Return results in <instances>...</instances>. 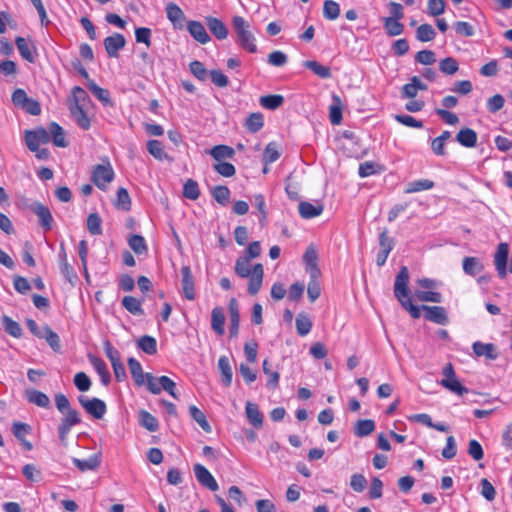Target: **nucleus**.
I'll use <instances>...</instances> for the list:
<instances>
[{
	"label": "nucleus",
	"instance_id": "obj_1",
	"mask_svg": "<svg viewBox=\"0 0 512 512\" xmlns=\"http://www.w3.org/2000/svg\"><path fill=\"white\" fill-rule=\"evenodd\" d=\"M409 270L402 266L398 272L394 283V295L401 306L409 312L413 319L421 317V311H424L426 320L438 325H447L449 322L447 311L442 306H415L409 297Z\"/></svg>",
	"mask_w": 512,
	"mask_h": 512
},
{
	"label": "nucleus",
	"instance_id": "obj_2",
	"mask_svg": "<svg viewBox=\"0 0 512 512\" xmlns=\"http://www.w3.org/2000/svg\"><path fill=\"white\" fill-rule=\"evenodd\" d=\"M57 410L62 414L58 425V436L63 445H67L68 435L72 427L81 422L79 412L71 407L70 401L66 395L58 393L54 397Z\"/></svg>",
	"mask_w": 512,
	"mask_h": 512
},
{
	"label": "nucleus",
	"instance_id": "obj_3",
	"mask_svg": "<svg viewBox=\"0 0 512 512\" xmlns=\"http://www.w3.org/2000/svg\"><path fill=\"white\" fill-rule=\"evenodd\" d=\"M250 261L251 259L245 256L238 257L235 261L234 270L240 278H249L247 290L250 295L254 296L262 287L264 269L260 263L255 264L251 269Z\"/></svg>",
	"mask_w": 512,
	"mask_h": 512
},
{
	"label": "nucleus",
	"instance_id": "obj_4",
	"mask_svg": "<svg viewBox=\"0 0 512 512\" xmlns=\"http://www.w3.org/2000/svg\"><path fill=\"white\" fill-rule=\"evenodd\" d=\"M232 26L237 36L238 44L246 51L255 53L257 46L249 23L242 16H234L232 18Z\"/></svg>",
	"mask_w": 512,
	"mask_h": 512
},
{
	"label": "nucleus",
	"instance_id": "obj_5",
	"mask_svg": "<svg viewBox=\"0 0 512 512\" xmlns=\"http://www.w3.org/2000/svg\"><path fill=\"white\" fill-rule=\"evenodd\" d=\"M442 374L444 377L440 381V385L445 389L459 396H462L470 392L468 388H466L459 382L451 363H447L443 367Z\"/></svg>",
	"mask_w": 512,
	"mask_h": 512
},
{
	"label": "nucleus",
	"instance_id": "obj_6",
	"mask_svg": "<svg viewBox=\"0 0 512 512\" xmlns=\"http://www.w3.org/2000/svg\"><path fill=\"white\" fill-rule=\"evenodd\" d=\"M113 179L114 171L109 162L94 166L92 170V181L99 189L105 190Z\"/></svg>",
	"mask_w": 512,
	"mask_h": 512
},
{
	"label": "nucleus",
	"instance_id": "obj_7",
	"mask_svg": "<svg viewBox=\"0 0 512 512\" xmlns=\"http://www.w3.org/2000/svg\"><path fill=\"white\" fill-rule=\"evenodd\" d=\"M78 401L85 411L96 419H102L107 411L105 402L99 398L88 399L85 396H79Z\"/></svg>",
	"mask_w": 512,
	"mask_h": 512
},
{
	"label": "nucleus",
	"instance_id": "obj_8",
	"mask_svg": "<svg viewBox=\"0 0 512 512\" xmlns=\"http://www.w3.org/2000/svg\"><path fill=\"white\" fill-rule=\"evenodd\" d=\"M49 141V132L43 127L25 131V143L29 150H37L41 144H46Z\"/></svg>",
	"mask_w": 512,
	"mask_h": 512
},
{
	"label": "nucleus",
	"instance_id": "obj_9",
	"mask_svg": "<svg viewBox=\"0 0 512 512\" xmlns=\"http://www.w3.org/2000/svg\"><path fill=\"white\" fill-rule=\"evenodd\" d=\"M29 208L38 217L39 225L44 231L52 229L53 217L48 207L40 202H33Z\"/></svg>",
	"mask_w": 512,
	"mask_h": 512
},
{
	"label": "nucleus",
	"instance_id": "obj_10",
	"mask_svg": "<svg viewBox=\"0 0 512 512\" xmlns=\"http://www.w3.org/2000/svg\"><path fill=\"white\" fill-rule=\"evenodd\" d=\"M193 471L197 481L203 487L213 492L219 489L217 481L205 466L201 464H195L193 467Z\"/></svg>",
	"mask_w": 512,
	"mask_h": 512
},
{
	"label": "nucleus",
	"instance_id": "obj_11",
	"mask_svg": "<svg viewBox=\"0 0 512 512\" xmlns=\"http://www.w3.org/2000/svg\"><path fill=\"white\" fill-rule=\"evenodd\" d=\"M104 47L107 55L111 58H117L119 51L126 45L125 37L120 33H114L104 39Z\"/></svg>",
	"mask_w": 512,
	"mask_h": 512
},
{
	"label": "nucleus",
	"instance_id": "obj_12",
	"mask_svg": "<svg viewBox=\"0 0 512 512\" xmlns=\"http://www.w3.org/2000/svg\"><path fill=\"white\" fill-rule=\"evenodd\" d=\"M509 254V246L507 243H500L494 255V264L500 278L507 275V259Z\"/></svg>",
	"mask_w": 512,
	"mask_h": 512
},
{
	"label": "nucleus",
	"instance_id": "obj_13",
	"mask_svg": "<svg viewBox=\"0 0 512 512\" xmlns=\"http://www.w3.org/2000/svg\"><path fill=\"white\" fill-rule=\"evenodd\" d=\"M166 14L168 20L172 23L175 29H182L186 16L182 9L175 3H169L166 6Z\"/></svg>",
	"mask_w": 512,
	"mask_h": 512
},
{
	"label": "nucleus",
	"instance_id": "obj_14",
	"mask_svg": "<svg viewBox=\"0 0 512 512\" xmlns=\"http://www.w3.org/2000/svg\"><path fill=\"white\" fill-rule=\"evenodd\" d=\"M187 30L190 35L201 44H206L210 41L209 34L207 33L204 25L199 21H189L187 23Z\"/></svg>",
	"mask_w": 512,
	"mask_h": 512
},
{
	"label": "nucleus",
	"instance_id": "obj_15",
	"mask_svg": "<svg viewBox=\"0 0 512 512\" xmlns=\"http://www.w3.org/2000/svg\"><path fill=\"white\" fill-rule=\"evenodd\" d=\"M181 274H182V289L184 296L188 300H194L195 299V290H194V279L191 273V269L189 266H183L181 268Z\"/></svg>",
	"mask_w": 512,
	"mask_h": 512
},
{
	"label": "nucleus",
	"instance_id": "obj_16",
	"mask_svg": "<svg viewBox=\"0 0 512 512\" xmlns=\"http://www.w3.org/2000/svg\"><path fill=\"white\" fill-rule=\"evenodd\" d=\"M15 44L23 59L30 63L35 62L36 48L32 43H30L27 39L18 36L15 39Z\"/></svg>",
	"mask_w": 512,
	"mask_h": 512
},
{
	"label": "nucleus",
	"instance_id": "obj_17",
	"mask_svg": "<svg viewBox=\"0 0 512 512\" xmlns=\"http://www.w3.org/2000/svg\"><path fill=\"white\" fill-rule=\"evenodd\" d=\"M206 25L210 32L219 40H224L228 36L226 25L216 17H206Z\"/></svg>",
	"mask_w": 512,
	"mask_h": 512
},
{
	"label": "nucleus",
	"instance_id": "obj_18",
	"mask_svg": "<svg viewBox=\"0 0 512 512\" xmlns=\"http://www.w3.org/2000/svg\"><path fill=\"white\" fill-rule=\"evenodd\" d=\"M69 110L71 117L80 128L83 130H88L90 128V119L84 111L82 105L72 104L69 107Z\"/></svg>",
	"mask_w": 512,
	"mask_h": 512
},
{
	"label": "nucleus",
	"instance_id": "obj_19",
	"mask_svg": "<svg viewBox=\"0 0 512 512\" xmlns=\"http://www.w3.org/2000/svg\"><path fill=\"white\" fill-rule=\"evenodd\" d=\"M49 136L52 143L57 147L65 148L69 145L66 140L64 129L56 122L50 123Z\"/></svg>",
	"mask_w": 512,
	"mask_h": 512
},
{
	"label": "nucleus",
	"instance_id": "obj_20",
	"mask_svg": "<svg viewBox=\"0 0 512 512\" xmlns=\"http://www.w3.org/2000/svg\"><path fill=\"white\" fill-rule=\"evenodd\" d=\"M477 138V133L473 129L467 127L460 129L456 134V141L466 148L475 147L477 144Z\"/></svg>",
	"mask_w": 512,
	"mask_h": 512
},
{
	"label": "nucleus",
	"instance_id": "obj_21",
	"mask_svg": "<svg viewBox=\"0 0 512 512\" xmlns=\"http://www.w3.org/2000/svg\"><path fill=\"white\" fill-rule=\"evenodd\" d=\"M245 412L249 423L259 429L263 426V415L259 410L257 404L252 402H247L245 407Z\"/></svg>",
	"mask_w": 512,
	"mask_h": 512
},
{
	"label": "nucleus",
	"instance_id": "obj_22",
	"mask_svg": "<svg viewBox=\"0 0 512 512\" xmlns=\"http://www.w3.org/2000/svg\"><path fill=\"white\" fill-rule=\"evenodd\" d=\"M304 262L307 265V271L311 278H317L320 274V270L317 266V252L313 247H308L303 256Z\"/></svg>",
	"mask_w": 512,
	"mask_h": 512
},
{
	"label": "nucleus",
	"instance_id": "obj_23",
	"mask_svg": "<svg viewBox=\"0 0 512 512\" xmlns=\"http://www.w3.org/2000/svg\"><path fill=\"white\" fill-rule=\"evenodd\" d=\"M298 211L302 218L311 219L319 216L323 212V206L321 204H312L310 202H300L298 205Z\"/></svg>",
	"mask_w": 512,
	"mask_h": 512
},
{
	"label": "nucleus",
	"instance_id": "obj_24",
	"mask_svg": "<svg viewBox=\"0 0 512 512\" xmlns=\"http://www.w3.org/2000/svg\"><path fill=\"white\" fill-rule=\"evenodd\" d=\"M25 395L28 402L35 404L38 407L48 408L50 406L49 397L41 391L28 389L26 390Z\"/></svg>",
	"mask_w": 512,
	"mask_h": 512
},
{
	"label": "nucleus",
	"instance_id": "obj_25",
	"mask_svg": "<svg viewBox=\"0 0 512 512\" xmlns=\"http://www.w3.org/2000/svg\"><path fill=\"white\" fill-rule=\"evenodd\" d=\"M128 367H129L131 376H132L133 380L135 381L136 385L137 386L144 385L147 373L143 372L140 362L137 359L131 357L128 359Z\"/></svg>",
	"mask_w": 512,
	"mask_h": 512
},
{
	"label": "nucleus",
	"instance_id": "obj_26",
	"mask_svg": "<svg viewBox=\"0 0 512 512\" xmlns=\"http://www.w3.org/2000/svg\"><path fill=\"white\" fill-rule=\"evenodd\" d=\"M89 361L100 376L102 383L104 385H108L110 383L111 377L106 363L94 355H89Z\"/></svg>",
	"mask_w": 512,
	"mask_h": 512
},
{
	"label": "nucleus",
	"instance_id": "obj_27",
	"mask_svg": "<svg viewBox=\"0 0 512 512\" xmlns=\"http://www.w3.org/2000/svg\"><path fill=\"white\" fill-rule=\"evenodd\" d=\"M208 153L217 161L223 162L225 159H232L235 156V150L228 145H216Z\"/></svg>",
	"mask_w": 512,
	"mask_h": 512
},
{
	"label": "nucleus",
	"instance_id": "obj_28",
	"mask_svg": "<svg viewBox=\"0 0 512 512\" xmlns=\"http://www.w3.org/2000/svg\"><path fill=\"white\" fill-rule=\"evenodd\" d=\"M473 351L477 356H485L488 359L495 360L498 354L495 351V346L492 343L474 342Z\"/></svg>",
	"mask_w": 512,
	"mask_h": 512
},
{
	"label": "nucleus",
	"instance_id": "obj_29",
	"mask_svg": "<svg viewBox=\"0 0 512 512\" xmlns=\"http://www.w3.org/2000/svg\"><path fill=\"white\" fill-rule=\"evenodd\" d=\"M218 369L221 373V380L224 386L229 387L232 383V369L227 356H221L218 360Z\"/></svg>",
	"mask_w": 512,
	"mask_h": 512
},
{
	"label": "nucleus",
	"instance_id": "obj_30",
	"mask_svg": "<svg viewBox=\"0 0 512 512\" xmlns=\"http://www.w3.org/2000/svg\"><path fill=\"white\" fill-rule=\"evenodd\" d=\"M463 270L467 275L475 276L483 271L484 265L476 257H465L462 262Z\"/></svg>",
	"mask_w": 512,
	"mask_h": 512
},
{
	"label": "nucleus",
	"instance_id": "obj_31",
	"mask_svg": "<svg viewBox=\"0 0 512 512\" xmlns=\"http://www.w3.org/2000/svg\"><path fill=\"white\" fill-rule=\"evenodd\" d=\"M225 315L223 310L215 307L211 313V327L218 334H224Z\"/></svg>",
	"mask_w": 512,
	"mask_h": 512
},
{
	"label": "nucleus",
	"instance_id": "obj_32",
	"mask_svg": "<svg viewBox=\"0 0 512 512\" xmlns=\"http://www.w3.org/2000/svg\"><path fill=\"white\" fill-rule=\"evenodd\" d=\"M229 313H230V335L236 336L238 334L239 322H240V314L238 310V305L235 299H231L229 303Z\"/></svg>",
	"mask_w": 512,
	"mask_h": 512
},
{
	"label": "nucleus",
	"instance_id": "obj_33",
	"mask_svg": "<svg viewBox=\"0 0 512 512\" xmlns=\"http://www.w3.org/2000/svg\"><path fill=\"white\" fill-rule=\"evenodd\" d=\"M122 306L133 315L141 316L144 314V310L142 309V300L133 296H125L122 299Z\"/></svg>",
	"mask_w": 512,
	"mask_h": 512
},
{
	"label": "nucleus",
	"instance_id": "obj_34",
	"mask_svg": "<svg viewBox=\"0 0 512 512\" xmlns=\"http://www.w3.org/2000/svg\"><path fill=\"white\" fill-rule=\"evenodd\" d=\"M303 66L311 70L314 74L322 79L331 77V70L329 67L320 64L315 60H307L303 62Z\"/></svg>",
	"mask_w": 512,
	"mask_h": 512
},
{
	"label": "nucleus",
	"instance_id": "obj_35",
	"mask_svg": "<svg viewBox=\"0 0 512 512\" xmlns=\"http://www.w3.org/2000/svg\"><path fill=\"white\" fill-rule=\"evenodd\" d=\"M87 87L92 92V94L103 104H112L110 99V92L107 89L98 86L93 80L88 81Z\"/></svg>",
	"mask_w": 512,
	"mask_h": 512
},
{
	"label": "nucleus",
	"instance_id": "obj_36",
	"mask_svg": "<svg viewBox=\"0 0 512 512\" xmlns=\"http://www.w3.org/2000/svg\"><path fill=\"white\" fill-rule=\"evenodd\" d=\"M383 26L390 37L401 35L404 31V25L397 19L383 18Z\"/></svg>",
	"mask_w": 512,
	"mask_h": 512
},
{
	"label": "nucleus",
	"instance_id": "obj_37",
	"mask_svg": "<svg viewBox=\"0 0 512 512\" xmlns=\"http://www.w3.org/2000/svg\"><path fill=\"white\" fill-rule=\"evenodd\" d=\"M73 464L80 470V471H89V470H95L100 465V459L98 455H92L88 459H78L73 458Z\"/></svg>",
	"mask_w": 512,
	"mask_h": 512
},
{
	"label": "nucleus",
	"instance_id": "obj_38",
	"mask_svg": "<svg viewBox=\"0 0 512 512\" xmlns=\"http://www.w3.org/2000/svg\"><path fill=\"white\" fill-rule=\"evenodd\" d=\"M139 423L150 432H155L159 428L157 419L146 410H141L139 412Z\"/></svg>",
	"mask_w": 512,
	"mask_h": 512
},
{
	"label": "nucleus",
	"instance_id": "obj_39",
	"mask_svg": "<svg viewBox=\"0 0 512 512\" xmlns=\"http://www.w3.org/2000/svg\"><path fill=\"white\" fill-rule=\"evenodd\" d=\"M375 430V422L371 419L358 420L354 427V434L357 437H365Z\"/></svg>",
	"mask_w": 512,
	"mask_h": 512
},
{
	"label": "nucleus",
	"instance_id": "obj_40",
	"mask_svg": "<svg viewBox=\"0 0 512 512\" xmlns=\"http://www.w3.org/2000/svg\"><path fill=\"white\" fill-rule=\"evenodd\" d=\"M260 105L268 110H275L279 108L283 102L284 97L282 95L274 94V95H266L262 96L259 100Z\"/></svg>",
	"mask_w": 512,
	"mask_h": 512
},
{
	"label": "nucleus",
	"instance_id": "obj_41",
	"mask_svg": "<svg viewBox=\"0 0 512 512\" xmlns=\"http://www.w3.org/2000/svg\"><path fill=\"white\" fill-rule=\"evenodd\" d=\"M334 103L330 106V121L333 125H339L342 121V103L337 95H333Z\"/></svg>",
	"mask_w": 512,
	"mask_h": 512
},
{
	"label": "nucleus",
	"instance_id": "obj_42",
	"mask_svg": "<svg viewBox=\"0 0 512 512\" xmlns=\"http://www.w3.org/2000/svg\"><path fill=\"white\" fill-rule=\"evenodd\" d=\"M189 412H190V415L191 417L193 418V420L195 422H197L199 424V426L207 433H210L212 428L210 426V424L208 423L207 419H206V416L205 414L200 410L198 409L196 406L194 405H191L189 407Z\"/></svg>",
	"mask_w": 512,
	"mask_h": 512
},
{
	"label": "nucleus",
	"instance_id": "obj_43",
	"mask_svg": "<svg viewBox=\"0 0 512 512\" xmlns=\"http://www.w3.org/2000/svg\"><path fill=\"white\" fill-rule=\"evenodd\" d=\"M295 324H296L297 333L300 336H306L311 331L312 321L304 313H299L297 315Z\"/></svg>",
	"mask_w": 512,
	"mask_h": 512
},
{
	"label": "nucleus",
	"instance_id": "obj_44",
	"mask_svg": "<svg viewBox=\"0 0 512 512\" xmlns=\"http://www.w3.org/2000/svg\"><path fill=\"white\" fill-rule=\"evenodd\" d=\"M436 37V31L430 24H421L416 30V39L420 42H429Z\"/></svg>",
	"mask_w": 512,
	"mask_h": 512
},
{
	"label": "nucleus",
	"instance_id": "obj_45",
	"mask_svg": "<svg viewBox=\"0 0 512 512\" xmlns=\"http://www.w3.org/2000/svg\"><path fill=\"white\" fill-rule=\"evenodd\" d=\"M138 347L148 355H153L157 352V342L152 336H142L138 342Z\"/></svg>",
	"mask_w": 512,
	"mask_h": 512
},
{
	"label": "nucleus",
	"instance_id": "obj_46",
	"mask_svg": "<svg viewBox=\"0 0 512 512\" xmlns=\"http://www.w3.org/2000/svg\"><path fill=\"white\" fill-rule=\"evenodd\" d=\"M47 341L49 346L55 351L58 352L61 349L60 338L57 333H55L48 325H44L43 338Z\"/></svg>",
	"mask_w": 512,
	"mask_h": 512
},
{
	"label": "nucleus",
	"instance_id": "obj_47",
	"mask_svg": "<svg viewBox=\"0 0 512 512\" xmlns=\"http://www.w3.org/2000/svg\"><path fill=\"white\" fill-rule=\"evenodd\" d=\"M340 15V6L333 0H326L323 4V16L327 20H335Z\"/></svg>",
	"mask_w": 512,
	"mask_h": 512
},
{
	"label": "nucleus",
	"instance_id": "obj_48",
	"mask_svg": "<svg viewBox=\"0 0 512 512\" xmlns=\"http://www.w3.org/2000/svg\"><path fill=\"white\" fill-rule=\"evenodd\" d=\"M414 295L421 302L441 303L443 300L441 293L435 291L415 290Z\"/></svg>",
	"mask_w": 512,
	"mask_h": 512
},
{
	"label": "nucleus",
	"instance_id": "obj_49",
	"mask_svg": "<svg viewBox=\"0 0 512 512\" xmlns=\"http://www.w3.org/2000/svg\"><path fill=\"white\" fill-rule=\"evenodd\" d=\"M264 124L263 115L261 113H252L246 120L245 127L251 133L258 132Z\"/></svg>",
	"mask_w": 512,
	"mask_h": 512
},
{
	"label": "nucleus",
	"instance_id": "obj_50",
	"mask_svg": "<svg viewBox=\"0 0 512 512\" xmlns=\"http://www.w3.org/2000/svg\"><path fill=\"white\" fill-rule=\"evenodd\" d=\"M183 196L190 200H196L200 196L198 183L193 179H188L183 186Z\"/></svg>",
	"mask_w": 512,
	"mask_h": 512
},
{
	"label": "nucleus",
	"instance_id": "obj_51",
	"mask_svg": "<svg viewBox=\"0 0 512 512\" xmlns=\"http://www.w3.org/2000/svg\"><path fill=\"white\" fill-rule=\"evenodd\" d=\"M147 150L154 158L158 160L168 158V155L165 153L162 143L158 140H149L147 142Z\"/></svg>",
	"mask_w": 512,
	"mask_h": 512
},
{
	"label": "nucleus",
	"instance_id": "obj_52",
	"mask_svg": "<svg viewBox=\"0 0 512 512\" xmlns=\"http://www.w3.org/2000/svg\"><path fill=\"white\" fill-rule=\"evenodd\" d=\"M2 325L4 330L13 337L18 338L22 335L20 325L6 315L2 317Z\"/></svg>",
	"mask_w": 512,
	"mask_h": 512
},
{
	"label": "nucleus",
	"instance_id": "obj_53",
	"mask_svg": "<svg viewBox=\"0 0 512 512\" xmlns=\"http://www.w3.org/2000/svg\"><path fill=\"white\" fill-rule=\"evenodd\" d=\"M102 219L97 213L89 214L87 218V229L92 235H101L102 234Z\"/></svg>",
	"mask_w": 512,
	"mask_h": 512
},
{
	"label": "nucleus",
	"instance_id": "obj_54",
	"mask_svg": "<svg viewBox=\"0 0 512 512\" xmlns=\"http://www.w3.org/2000/svg\"><path fill=\"white\" fill-rule=\"evenodd\" d=\"M60 270L65 279L74 286L78 280V277L73 267L67 262V254H64V262L60 265Z\"/></svg>",
	"mask_w": 512,
	"mask_h": 512
},
{
	"label": "nucleus",
	"instance_id": "obj_55",
	"mask_svg": "<svg viewBox=\"0 0 512 512\" xmlns=\"http://www.w3.org/2000/svg\"><path fill=\"white\" fill-rule=\"evenodd\" d=\"M439 69L444 74L453 75L458 71L459 65L455 58L447 57L440 61Z\"/></svg>",
	"mask_w": 512,
	"mask_h": 512
},
{
	"label": "nucleus",
	"instance_id": "obj_56",
	"mask_svg": "<svg viewBox=\"0 0 512 512\" xmlns=\"http://www.w3.org/2000/svg\"><path fill=\"white\" fill-rule=\"evenodd\" d=\"M213 198L221 205H226L230 199V190L223 185L215 186L212 190Z\"/></svg>",
	"mask_w": 512,
	"mask_h": 512
},
{
	"label": "nucleus",
	"instance_id": "obj_57",
	"mask_svg": "<svg viewBox=\"0 0 512 512\" xmlns=\"http://www.w3.org/2000/svg\"><path fill=\"white\" fill-rule=\"evenodd\" d=\"M434 187V182L428 179L413 181L408 184L406 193H415L423 190H429Z\"/></svg>",
	"mask_w": 512,
	"mask_h": 512
},
{
	"label": "nucleus",
	"instance_id": "obj_58",
	"mask_svg": "<svg viewBox=\"0 0 512 512\" xmlns=\"http://www.w3.org/2000/svg\"><path fill=\"white\" fill-rule=\"evenodd\" d=\"M129 246L136 254H143L147 251L145 239L140 235H132L129 238Z\"/></svg>",
	"mask_w": 512,
	"mask_h": 512
},
{
	"label": "nucleus",
	"instance_id": "obj_59",
	"mask_svg": "<svg viewBox=\"0 0 512 512\" xmlns=\"http://www.w3.org/2000/svg\"><path fill=\"white\" fill-rule=\"evenodd\" d=\"M74 385L81 392H86L91 387V380L88 375L84 372H78L75 374L73 379Z\"/></svg>",
	"mask_w": 512,
	"mask_h": 512
},
{
	"label": "nucleus",
	"instance_id": "obj_60",
	"mask_svg": "<svg viewBox=\"0 0 512 512\" xmlns=\"http://www.w3.org/2000/svg\"><path fill=\"white\" fill-rule=\"evenodd\" d=\"M445 11L444 0H428L427 2V13L430 16L437 17L443 14Z\"/></svg>",
	"mask_w": 512,
	"mask_h": 512
},
{
	"label": "nucleus",
	"instance_id": "obj_61",
	"mask_svg": "<svg viewBox=\"0 0 512 512\" xmlns=\"http://www.w3.org/2000/svg\"><path fill=\"white\" fill-rule=\"evenodd\" d=\"M453 28L457 34L463 37H471L475 33L474 27L466 21L455 22Z\"/></svg>",
	"mask_w": 512,
	"mask_h": 512
},
{
	"label": "nucleus",
	"instance_id": "obj_62",
	"mask_svg": "<svg viewBox=\"0 0 512 512\" xmlns=\"http://www.w3.org/2000/svg\"><path fill=\"white\" fill-rule=\"evenodd\" d=\"M279 157L280 153L277 149V145L274 142L269 143L264 150L263 161L266 164L273 163L277 161Z\"/></svg>",
	"mask_w": 512,
	"mask_h": 512
},
{
	"label": "nucleus",
	"instance_id": "obj_63",
	"mask_svg": "<svg viewBox=\"0 0 512 512\" xmlns=\"http://www.w3.org/2000/svg\"><path fill=\"white\" fill-rule=\"evenodd\" d=\"M30 431L31 427L26 423L14 422L12 425V432L19 441H24Z\"/></svg>",
	"mask_w": 512,
	"mask_h": 512
},
{
	"label": "nucleus",
	"instance_id": "obj_64",
	"mask_svg": "<svg viewBox=\"0 0 512 512\" xmlns=\"http://www.w3.org/2000/svg\"><path fill=\"white\" fill-rule=\"evenodd\" d=\"M288 62L287 55L279 50L273 51L268 55V63L275 67H282Z\"/></svg>",
	"mask_w": 512,
	"mask_h": 512
}]
</instances>
